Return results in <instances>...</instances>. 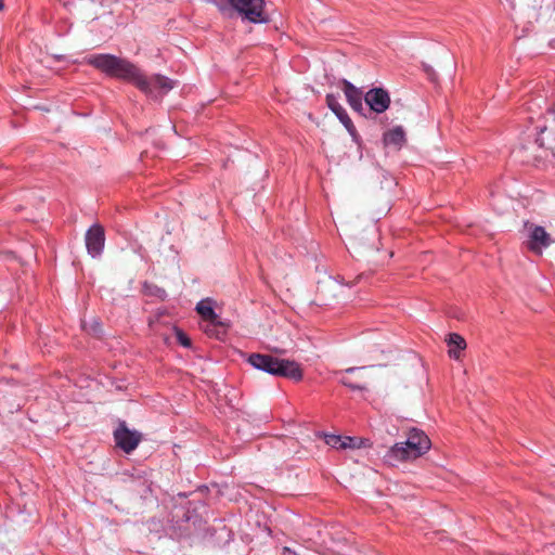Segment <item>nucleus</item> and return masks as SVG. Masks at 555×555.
Listing matches in <instances>:
<instances>
[{
	"label": "nucleus",
	"instance_id": "obj_1",
	"mask_svg": "<svg viewBox=\"0 0 555 555\" xmlns=\"http://www.w3.org/2000/svg\"><path fill=\"white\" fill-rule=\"evenodd\" d=\"M85 62L109 77L121 79L134 85L140 91L151 98L165 93L175 87V82L163 75L145 76L142 70L127 59L108 53L91 54Z\"/></svg>",
	"mask_w": 555,
	"mask_h": 555
},
{
	"label": "nucleus",
	"instance_id": "obj_2",
	"mask_svg": "<svg viewBox=\"0 0 555 555\" xmlns=\"http://www.w3.org/2000/svg\"><path fill=\"white\" fill-rule=\"evenodd\" d=\"M431 448V441L422 429L411 427L406 433V440L395 443L384 455V461L390 466L412 461L427 453Z\"/></svg>",
	"mask_w": 555,
	"mask_h": 555
},
{
	"label": "nucleus",
	"instance_id": "obj_3",
	"mask_svg": "<svg viewBox=\"0 0 555 555\" xmlns=\"http://www.w3.org/2000/svg\"><path fill=\"white\" fill-rule=\"evenodd\" d=\"M248 363L255 369L276 377L299 382L304 376L302 370L296 361L280 359L271 354L251 353L248 357Z\"/></svg>",
	"mask_w": 555,
	"mask_h": 555
},
{
	"label": "nucleus",
	"instance_id": "obj_4",
	"mask_svg": "<svg viewBox=\"0 0 555 555\" xmlns=\"http://www.w3.org/2000/svg\"><path fill=\"white\" fill-rule=\"evenodd\" d=\"M233 9L250 23H266L264 0H228Z\"/></svg>",
	"mask_w": 555,
	"mask_h": 555
},
{
	"label": "nucleus",
	"instance_id": "obj_5",
	"mask_svg": "<svg viewBox=\"0 0 555 555\" xmlns=\"http://www.w3.org/2000/svg\"><path fill=\"white\" fill-rule=\"evenodd\" d=\"M524 227L528 231V241L526 242V247L530 251L537 255H541L543 248L548 247L553 243L550 234L543 227L537 225L529 221H526Z\"/></svg>",
	"mask_w": 555,
	"mask_h": 555
},
{
	"label": "nucleus",
	"instance_id": "obj_6",
	"mask_svg": "<svg viewBox=\"0 0 555 555\" xmlns=\"http://www.w3.org/2000/svg\"><path fill=\"white\" fill-rule=\"evenodd\" d=\"M196 311L203 320L209 324L206 326L205 332L210 336L219 337L220 334L225 333V324L220 320L219 315L212 309L209 300H201L196 306Z\"/></svg>",
	"mask_w": 555,
	"mask_h": 555
},
{
	"label": "nucleus",
	"instance_id": "obj_7",
	"mask_svg": "<svg viewBox=\"0 0 555 555\" xmlns=\"http://www.w3.org/2000/svg\"><path fill=\"white\" fill-rule=\"evenodd\" d=\"M141 439V434L137 430H130L125 422H120L114 431L115 443L125 453H131L135 450Z\"/></svg>",
	"mask_w": 555,
	"mask_h": 555
},
{
	"label": "nucleus",
	"instance_id": "obj_8",
	"mask_svg": "<svg viewBox=\"0 0 555 555\" xmlns=\"http://www.w3.org/2000/svg\"><path fill=\"white\" fill-rule=\"evenodd\" d=\"M364 101L369 106V111L382 114L386 112L391 103L390 95L383 88H372L364 94Z\"/></svg>",
	"mask_w": 555,
	"mask_h": 555
},
{
	"label": "nucleus",
	"instance_id": "obj_9",
	"mask_svg": "<svg viewBox=\"0 0 555 555\" xmlns=\"http://www.w3.org/2000/svg\"><path fill=\"white\" fill-rule=\"evenodd\" d=\"M326 105L327 107L335 114V116L339 119V121L344 125L348 133L351 135L353 141H358L359 133L347 114L346 109L343 107V105L338 102V96L335 94H327L326 95Z\"/></svg>",
	"mask_w": 555,
	"mask_h": 555
},
{
	"label": "nucleus",
	"instance_id": "obj_10",
	"mask_svg": "<svg viewBox=\"0 0 555 555\" xmlns=\"http://www.w3.org/2000/svg\"><path fill=\"white\" fill-rule=\"evenodd\" d=\"M86 247L88 253L92 257H98L102 254L105 245V231L104 228L99 224L94 223L89 228V230L86 232Z\"/></svg>",
	"mask_w": 555,
	"mask_h": 555
},
{
	"label": "nucleus",
	"instance_id": "obj_11",
	"mask_svg": "<svg viewBox=\"0 0 555 555\" xmlns=\"http://www.w3.org/2000/svg\"><path fill=\"white\" fill-rule=\"evenodd\" d=\"M341 85H343V91L345 93V96L347 99V102L348 104L350 105V107L363 115V116H366L363 111H364V106H363V100H364V95L361 91V89L357 88L354 85H352L350 81L346 80V79H343L341 80Z\"/></svg>",
	"mask_w": 555,
	"mask_h": 555
},
{
	"label": "nucleus",
	"instance_id": "obj_12",
	"mask_svg": "<svg viewBox=\"0 0 555 555\" xmlns=\"http://www.w3.org/2000/svg\"><path fill=\"white\" fill-rule=\"evenodd\" d=\"M446 341L449 346V357L459 360L461 351L465 350L467 346L465 339L457 333H451Z\"/></svg>",
	"mask_w": 555,
	"mask_h": 555
},
{
	"label": "nucleus",
	"instance_id": "obj_13",
	"mask_svg": "<svg viewBox=\"0 0 555 555\" xmlns=\"http://www.w3.org/2000/svg\"><path fill=\"white\" fill-rule=\"evenodd\" d=\"M384 143L386 145H395L400 149L405 143V132L403 128L401 126H397L384 133Z\"/></svg>",
	"mask_w": 555,
	"mask_h": 555
},
{
	"label": "nucleus",
	"instance_id": "obj_14",
	"mask_svg": "<svg viewBox=\"0 0 555 555\" xmlns=\"http://www.w3.org/2000/svg\"><path fill=\"white\" fill-rule=\"evenodd\" d=\"M363 369L364 367L352 366V367L346 369L345 371L337 372L336 374L341 375L340 378H339V383L341 385H344L345 387H348L351 390H360V391L366 390V386L364 384H361V383H358V382H352L347 376L348 374H352V373H354L357 371H360V370H363Z\"/></svg>",
	"mask_w": 555,
	"mask_h": 555
},
{
	"label": "nucleus",
	"instance_id": "obj_15",
	"mask_svg": "<svg viewBox=\"0 0 555 555\" xmlns=\"http://www.w3.org/2000/svg\"><path fill=\"white\" fill-rule=\"evenodd\" d=\"M325 443L335 449H347L351 448L352 444L343 441V437L338 435H325Z\"/></svg>",
	"mask_w": 555,
	"mask_h": 555
},
{
	"label": "nucleus",
	"instance_id": "obj_16",
	"mask_svg": "<svg viewBox=\"0 0 555 555\" xmlns=\"http://www.w3.org/2000/svg\"><path fill=\"white\" fill-rule=\"evenodd\" d=\"M175 332L177 340L181 346L186 348L191 347V339L183 331L179 330L178 327H175Z\"/></svg>",
	"mask_w": 555,
	"mask_h": 555
},
{
	"label": "nucleus",
	"instance_id": "obj_17",
	"mask_svg": "<svg viewBox=\"0 0 555 555\" xmlns=\"http://www.w3.org/2000/svg\"><path fill=\"white\" fill-rule=\"evenodd\" d=\"M545 130H546V128H545V127L541 128L539 135H541ZM535 141H537V143H538L540 146H544V144H545V143H544V141H543V139H542L541 137H538Z\"/></svg>",
	"mask_w": 555,
	"mask_h": 555
},
{
	"label": "nucleus",
	"instance_id": "obj_18",
	"mask_svg": "<svg viewBox=\"0 0 555 555\" xmlns=\"http://www.w3.org/2000/svg\"><path fill=\"white\" fill-rule=\"evenodd\" d=\"M343 441H346L347 443L352 444V447H351V448H354V447H356V443H354L356 439H354V438H352V437H343Z\"/></svg>",
	"mask_w": 555,
	"mask_h": 555
},
{
	"label": "nucleus",
	"instance_id": "obj_19",
	"mask_svg": "<svg viewBox=\"0 0 555 555\" xmlns=\"http://www.w3.org/2000/svg\"><path fill=\"white\" fill-rule=\"evenodd\" d=\"M282 554L283 555H297V553L295 551H293L292 548L286 547V546L283 548V553Z\"/></svg>",
	"mask_w": 555,
	"mask_h": 555
},
{
	"label": "nucleus",
	"instance_id": "obj_20",
	"mask_svg": "<svg viewBox=\"0 0 555 555\" xmlns=\"http://www.w3.org/2000/svg\"><path fill=\"white\" fill-rule=\"evenodd\" d=\"M4 9V0H0V11Z\"/></svg>",
	"mask_w": 555,
	"mask_h": 555
},
{
	"label": "nucleus",
	"instance_id": "obj_21",
	"mask_svg": "<svg viewBox=\"0 0 555 555\" xmlns=\"http://www.w3.org/2000/svg\"><path fill=\"white\" fill-rule=\"evenodd\" d=\"M158 293H162L163 295H165V291L164 289H157Z\"/></svg>",
	"mask_w": 555,
	"mask_h": 555
}]
</instances>
